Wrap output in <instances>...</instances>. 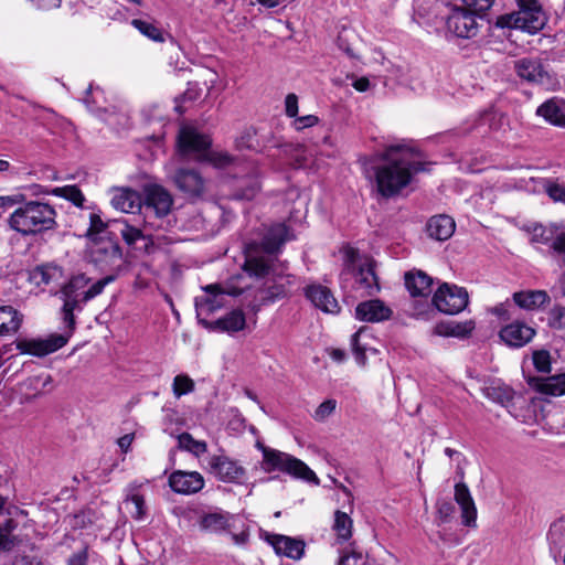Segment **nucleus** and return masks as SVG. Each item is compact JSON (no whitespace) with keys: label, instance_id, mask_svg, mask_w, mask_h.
I'll return each instance as SVG.
<instances>
[{"label":"nucleus","instance_id":"obj_1","mask_svg":"<svg viewBox=\"0 0 565 565\" xmlns=\"http://www.w3.org/2000/svg\"><path fill=\"white\" fill-rule=\"evenodd\" d=\"M53 205L40 200L21 203L10 215L9 226L22 236H35L57 227Z\"/></svg>","mask_w":565,"mask_h":565},{"label":"nucleus","instance_id":"obj_2","mask_svg":"<svg viewBox=\"0 0 565 565\" xmlns=\"http://www.w3.org/2000/svg\"><path fill=\"white\" fill-rule=\"evenodd\" d=\"M404 150L401 145L388 146L381 158L385 163L374 168L377 193L385 199L398 195L411 184V174L403 166V159L391 158L392 152Z\"/></svg>","mask_w":565,"mask_h":565},{"label":"nucleus","instance_id":"obj_3","mask_svg":"<svg viewBox=\"0 0 565 565\" xmlns=\"http://www.w3.org/2000/svg\"><path fill=\"white\" fill-rule=\"evenodd\" d=\"M262 466L268 473L279 471L294 479H300L317 486L320 483L316 472L306 462L278 449L264 448Z\"/></svg>","mask_w":565,"mask_h":565},{"label":"nucleus","instance_id":"obj_4","mask_svg":"<svg viewBox=\"0 0 565 565\" xmlns=\"http://www.w3.org/2000/svg\"><path fill=\"white\" fill-rule=\"evenodd\" d=\"M89 262L103 271H113L120 268L122 248L113 232H106L104 238L89 242Z\"/></svg>","mask_w":565,"mask_h":565},{"label":"nucleus","instance_id":"obj_5","mask_svg":"<svg viewBox=\"0 0 565 565\" xmlns=\"http://www.w3.org/2000/svg\"><path fill=\"white\" fill-rule=\"evenodd\" d=\"M431 302L439 312L454 316L467 308L469 294L465 287L443 282L434 292Z\"/></svg>","mask_w":565,"mask_h":565},{"label":"nucleus","instance_id":"obj_6","mask_svg":"<svg viewBox=\"0 0 565 565\" xmlns=\"http://www.w3.org/2000/svg\"><path fill=\"white\" fill-rule=\"evenodd\" d=\"M67 342V335L52 333L46 339H17L14 345L21 354L43 358L62 349Z\"/></svg>","mask_w":565,"mask_h":565},{"label":"nucleus","instance_id":"obj_7","mask_svg":"<svg viewBox=\"0 0 565 565\" xmlns=\"http://www.w3.org/2000/svg\"><path fill=\"white\" fill-rule=\"evenodd\" d=\"M483 392L488 399L507 408L515 418L520 416L518 411L527 404L522 394H518L510 385L502 382H492Z\"/></svg>","mask_w":565,"mask_h":565},{"label":"nucleus","instance_id":"obj_8","mask_svg":"<svg viewBox=\"0 0 565 565\" xmlns=\"http://www.w3.org/2000/svg\"><path fill=\"white\" fill-rule=\"evenodd\" d=\"M519 10L516 21L519 30L536 34L546 24V17L537 0H516Z\"/></svg>","mask_w":565,"mask_h":565},{"label":"nucleus","instance_id":"obj_9","mask_svg":"<svg viewBox=\"0 0 565 565\" xmlns=\"http://www.w3.org/2000/svg\"><path fill=\"white\" fill-rule=\"evenodd\" d=\"M478 14L465 6H452L450 14L447 18V28L456 36L461 39H471L478 34L479 25L477 23Z\"/></svg>","mask_w":565,"mask_h":565},{"label":"nucleus","instance_id":"obj_10","mask_svg":"<svg viewBox=\"0 0 565 565\" xmlns=\"http://www.w3.org/2000/svg\"><path fill=\"white\" fill-rule=\"evenodd\" d=\"M207 465L210 472L222 482L242 483L246 476V469L237 460L224 455L211 456Z\"/></svg>","mask_w":565,"mask_h":565},{"label":"nucleus","instance_id":"obj_11","mask_svg":"<svg viewBox=\"0 0 565 565\" xmlns=\"http://www.w3.org/2000/svg\"><path fill=\"white\" fill-rule=\"evenodd\" d=\"M513 68L515 74L529 84L547 86L552 83V75L540 58H519L514 62Z\"/></svg>","mask_w":565,"mask_h":565},{"label":"nucleus","instance_id":"obj_12","mask_svg":"<svg viewBox=\"0 0 565 565\" xmlns=\"http://www.w3.org/2000/svg\"><path fill=\"white\" fill-rule=\"evenodd\" d=\"M177 146L180 154L196 153L202 159L212 147V139L192 127H183L178 135Z\"/></svg>","mask_w":565,"mask_h":565},{"label":"nucleus","instance_id":"obj_13","mask_svg":"<svg viewBox=\"0 0 565 565\" xmlns=\"http://www.w3.org/2000/svg\"><path fill=\"white\" fill-rule=\"evenodd\" d=\"M145 194L146 217H149V213H152L156 218L161 221L171 212L173 199L162 185H149L146 188Z\"/></svg>","mask_w":565,"mask_h":565},{"label":"nucleus","instance_id":"obj_14","mask_svg":"<svg viewBox=\"0 0 565 565\" xmlns=\"http://www.w3.org/2000/svg\"><path fill=\"white\" fill-rule=\"evenodd\" d=\"M244 264L243 270L250 277L265 278L273 269V263L267 257L263 256L256 241H249L244 244Z\"/></svg>","mask_w":565,"mask_h":565},{"label":"nucleus","instance_id":"obj_15","mask_svg":"<svg viewBox=\"0 0 565 565\" xmlns=\"http://www.w3.org/2000/svg\"><path fill=\"white\" fill-rule=\"evenodd\" d=\"M115 223L118 225L119 234L128 247L142 250L148 255L154 252L152 235L145 234L141 228L131 225L127 220H117Z\"/></svg>","mask_w":565,"mask_h":565},{"label":"nucleus","instance_id":"obj_16","mask_svg":"<svg viewBox=\"0 0 565 565\" xmlns=\"http://www.w3.org/2000/svg\"><path fill=\"white\" fill-rule=\"evenodd\" d=\"M305 297L312 306L324 313L338 315L341 307L332 290L321 284H310L303 289Z\"/></svg>","mask_w":565,"mask_h":565},{"label":"nucleus","instance_id":"obj_17","mask_svg":"<svg viewBox=\"0 0 565 565\" xmlns=\"http://www.w3.org/2000/svg\"><path fill=\"white\" fill-rule=\"evenodd\" d=\"M266 542L271 545L275 553L294 561H299L305 555L306 543L302 539L284 534H266Z\"/></svg>","mask_w":565,"mask_h":565},{"label":"nucleus","instance_id":"obj_18","mask_svg":"<svg viewBox=\"0 0 565 565\" xmlns=\"http://www.w3.org/2000/svg\"><path fill=\"white\" fill-rule=\"evenodd\" d=\"M289 239V226L285 223H276L265 232L259 242L256 241V245L267 255H277Z\"/></svg>","mask_w":565,"mask_h":565},{"label":"nucleus","instance_id":"obj_19","mask_svg":"<svg viewBox=\"0 0 565 565\" xmlns=\"http://www.w3.org/2000/svg\"><path fill=\"white\" fill-rule=\"evenodd\" d=\"M173 182L189 198H201L205 190L204 179L194 169H178L174 172Z\"/></svg>","mask_w":565,"mask_h":565},{"label":"nucleus","instance_id":"obj_20","mask_svg":"<svg viewBox=\"0 0 565 565\" xmlns=\"http://www.w3.org/2000/svg\"><path fill=\"white\" fill-rule=\"evenodd\" d=\"M199 323L209 331L234 333L245 329L246 317L241 309H233L214 321L199 319Z\"/></svg>","mask_w":565,"mask_h":565},{"label":"nucleus","instance_id":"obj_21","mask_svg":"<svg viewBox=\"0 0 565 565\" xmlns=\"http://www.w3.org/2000/svg\"><path fill=\"white\" fill-rule=\"evenodd\" d=\"M536 334L534 328L523 321H513L504 326L500 332V339L511 348H522L526 345Z\"/></svg>","mask_w":565,"mask_h":565},{"label":"nucleus","instance_id":"obj_22","mask_svg":"<svg viewBox=\"0 0 565 565\" xmlns=\"http://www.w3.org/2000/svg\"><path fill=\"white\" fill-rule=\"evenodd\" d=\"M393 310L383 300L375 298L360 302L355 307V318L365 322H382L390 320Z\"/></svg>","mask_w":565,"mask_h":565},{"label":"nucleus","instance_id":"obj_23","mask_svg":"<svg viewBox=\"0 0 565 565\" xmlns=\"http://www.w3.org/2000/svg\"><path fill=\"white\" fill-rule=\"evenodd\" d=\"M169 486L177 493L192 494L203 489L204 478L196 471L175 470L169 477Z\"/></svg>","mask_w":565,"mask_h":565},{"label":"nucleus","instance_id":"obj_24","mask_svg":"<svg viewBox=\"0 0 565 565\" xmlns=\"http://www.w3.org/2000/svg\"><path fill=\"white\" fill-rule=\"evenodd\" d=\"M454 499L461 511L462 524L467 527H477V507L468 486L465 482L455 484Z\"/></svg>","mask_w":565,"mask_h":565},{"label":"nucleus","instance_id":"obj_25","mask_svg":"<svg viewBox=\"0 0 565 565\" xmlns=\"http://www.w3.org/2000/svg\"><path fill=\"white\" fill-rule=\"evenodd\" d=\"M434 280L425 271L413 269L404 275V285L411 297H428L433 291Z\"/></svg>","mask_w":565,"mask_h":565},{"label":"nucleus","instance_id":"obj_26","mask_svg":"<svg viewBox=\"0 0 565 565\" xmlns=\"http://www.w3.org/2000/svg\"><path fill=\"white\" fill-rule=\"evenodd\" d=\"M527 384L537 393L550 396H562L565 394V372L547 377L531 376Z\"/></svg>","mask_w":565,"mask_h":565},{"label":"nucleus","instance_id":"obj_27","mask_svg":"<svg viewBox=\"0 0 565 565\" xmlns=\"http://www.w3.org/2000/svg\"><path fill=\"white\" fill-rule=\"evenodd\" d=\"M475 328L476 323L473 320L462 322L440 321L435 324L433 333L444 338L467 339L471 335Z\"/></svg>","mask_w":565,"mask_h":565},{"label":"nucleus","instance_id":"obj_28","mask_svg":"<svg viewBox=\"0 0 565 565\" xmlns=\"http://www.w3.org/2000/svg\"><path fill=\"white\" fill-rule=\"evenodd\" d=\"M231 514L225 511L204 512L200 515L198 524L201 531L220 534L230 530Z\"/></svg>","mask_w":565,"mask_h":565},{"label":"nucleus","instance_id":"obj_29","mask_svg":"<svg viewBox=\"0 0 565 565\" xmlns=\"http://www.w3.org/2000/svg\"><path fill=\"white\" fill-rule=\"evenodd\" d=\"M456 224L452 217L440 214L431 216L426 223L427 235L436 241H447L455 232Z\"/></svg>","mask_w":565,"mask_h":565},{"label":"nucleus","instance_id":"obj_30","mask_svg":"<svg viewBox=\"0 0 565 565\" xmlns=\"http://www.w3.org/2000/svg\"><path fill=\"white\" fill-rule=\"evenodd\" d=\"M63 277V268L54 263L36 265L29 271V280L35 286H47Z\"/></svg>","mask_w":565,"mask_h":565},{"label":"nucleus","instance_id":"obj_31","mask_svg":"<svg viewBox=\"0 0 565 565\" xmlns=\"http://www.w3.org/2000/svg\"><path fill=\"white\" fill-rule=\"evenodd\" d=\"M535 114L550 125L565 128V111L561 106V100L556 97H552L541 104L536 108Z\"/></svg>","mask_w":565,"mask_h":565},{"label":"nucleus","instance_id":"obj_32","mask_svg":"<svg viewBox=\"0 0 565 565\" xmlns=\"http://www.w3.org/2000/svg\"><path fill=\"white\" fill-rule=\"evenodd\" d=\"M514 303L521 309L535 310L550 302V296L545 290L516 291L512 296Z\"/></svg>","mask_w":565,"mask_h":565},{"label":"nucleus","instance_id":"obj_33","mask_svg":"<svg viewBox=\"0 0 565 565\" xmlns=\"http://www.w3.org/2000/svg\"><path fill=\"white\" fill-rule=\"evenodd\" d=\"M355 281L358 286L364 290L366 296H374L381 290L379 277L375 273V265L373 263H367L359 267Z\"/></svg>","mask_w":565,"mask_h":565},{"label":"nucleus","instance_id":"obj_34","mask_svg":"<svg viewBox=\"0 0 565 565\" xmlns=\"http://www.w3.org/2000/svg\"><path fill=\"white\" fill-rule=\"evenodd\" d=\"M36 188H39L36 193L52 194L54 196L63 198L73 203L76 207H83L86 201L84 193L76 184L56 186L51 190L43 188L42 185H36Z\"/></svg>","mask_w":565,"mask_h":565},{"label":"nucleus","instance_id":"obj_35","mask_svg":"<svg viewBox=\"0 0 565 565\" xmlns=\"http://www.w3.org/2000/svg\"><path fill=\"white\" fill-rule=\"evenodd\" d=\"M259 191V178L256 174H248L236 183L231 198L238 201H250Z\"/></svg>","mask_w":565,"mask_h":565},{"label":"nucleus","instance_id":"obj_36","mask_svg":"<svg viewBox=\"0 0 565 565\" xmlns=\"http://www.w3.org/2000/svg\"><path fill=\"white\" fill-rule=\"evenodd\" d=\"M23 315L12 306H0V335L15 333L21 328Z\"/></svg>","mask_w":565,"mask_h":565},{"label":"nucleus","instance_id":"obj_37","mask_svg":"<svg viewBox=\"0 0 565 565\" xmlns=\"http://www.w3.org/2000/svg\"><path fill=\"white\" fill-rule=\"evenodd\" d=\"M111 205L121 212L134 213L135 209L140 207V195L132 189H120L113 196Z\"/></svg>","mask_w":565,"mask_h":565},{"label":"nucleus","instance_id":"obj_38","mask_svg":"<svg viewBox=\"0 0 565 565\" xmlns=\"http://www.w3.org/2000/svg\"><path fill=\"white\" fill-rule=\"evenodd\" d=\"M353 521L350 515L343 511L337 510L334 513L333 531L338 539L347 542L352 537Z\"/></svg>","mask_w":565,"mask_h":565},{"label":"nucleus","instance_id":"obj_39","mask_svg":"<svg viewBox=\"0 0 565 565\" xmlns=\"http://www.w3.org/2000/svg\"><path fill=\"white\" fill-rule=\"evenodd\" d=\"M178 447L181 450L191 452L195 457H200L207 451V444L204 440H196L186 431L178 436Z\"/></svg>","mask_w":565,"mask_h":565},{"label":"nucleus","instance_id":"obj_40","mask_svg":"<svg viewBox=\"0 0 565 565\" xmlns=\"http://www.w3.org/2000/svg\"><path fill=\"white\" fill-rule=\"evenodd\" d=\"M195 310L198 315V319H201L200 316L202 313L210 316L215 311L220 310L224 306L223 298L217 297L214 298L212 296H202L195 298Z\"/></svg>","mask_w":565,"mask_h":565},{"label":"nucleus","instance_id":"obj_41","mask_svg":"<svg viewBox=\"0 0 565 565\" xmlns=\"http://www.w3.org/2000/svg\"><path fill=\"white\" fill-rule=\"evenodd\" d=\"M258 307L268 306L288 296V289L284 284H273L263 289Z\"/></svg>","mask_w":565,"mask_h":565},{"label":"nucleus","instance_id":"obj_42","mask_svg":"<svg viewBox=\"0 0 565 565\" xmlns=\"http://www.w3.org/2000/svg\"><path fill=\"white\" fill-rule=\"evenodd\" d=\"M131 25L142 35L154 42L163 43L166 40L162 30L151 22H147L141 19H134L131 21Z\"/></svg>","mask_w":565,"mask_h":565},{"label":"nucleus","instance_id":"obj_43","mask_svg":"<svg viewBox=\"0 0 565 565\" xmlns=\"http://www.w3.org/2000/svg\"><path fill=\"white\" fill-rule=\"evenodd\" d=\"M88 220L89 225L85 233V237L88 239V242L104 238V236H100V234L106 232L108 223L102 220L99 213H90Z\"/></svg>","mask_w":565,"mask_h":565},{"label":"nucleus","instance_id":"obj_44","mask_svg":"<svg viewBox=\"0 0 565 565\" xmlns=\"http://www.w3.org/2000/svg\"><path fill=\"white\" fill-rule=\"evenodd\" d=\"M557 227H547L542 224L535 225L533 228L532 241L545 245L553 246V242L556 241L558 234Z\"/></svg>","mask_w":565,"mask_h":565},{"label":"nucleus","instance_id":"obj_45","mask_svg":"<svg viewBox=\"0 0 565 565\" xmlns=\"http://www.w3.org/2000/svg\"><path fill=\"white\" fill-rule=\"evenodd\" d=\"M195 388L194 381L186 374H178L173 379L172 391L175 397L192 393Z\"/></svg>","mask_w":565,"mask_h":565},{"label":"nucleus","instance_id":"obj_46","mask_svg":"<svg viewBox=\"0 0 565 565\" xmlns=\"http://www.w3.org/2000/svg\"><path fill=\"white\" fill-rule=\"evenodd\" d=\"M116 278H117V275L110 274V275H107V276L103 277L102 279L97 280L86 291L83 292L82 301L87 302V301L94 299L95 297H97L98 295H100L104 291L105 287L107 285L114 282L116 280Z\"/></svg>","mask_w":565,"mask_h":565},{"label":"nucleus","instance_id":"obj_47","mask_svg":"<svg viewBox=\"0 0 565 565\" xmlns=\"http://www.w3.org/2000/svg\"><path fill=\"white\" fill-rule=\"evenodd\" d=\"M90 281V278L85 274L73 275L70 280L61 288V294L78 295L77 291L85 288Z\"/></svg>","mask_w":565,"mask_h":565},{"label":"nucleus","instance_id":"obj_48","mask_svg":"<svg viewBox=\"0 0 565 565\" xmlns=\"http://www.w3.org/2000/svg\"><path fill=\"white\" fill-rule=\"evenodd\" d=\"M202 160L211 163L215 168H225L233 162V157L227 152L213 151L210 148Z\"/></svg>","mask_w":565,"mask_h":565},{"label":"nucleus","instance_id":"obj_49","mask_svg":"<svg viewBox=\"0 0 565 565\" xmlns=\"http://www.w3.org/2000/svg\"><path fill=\"white\" fill-rule=\"evenodd\" d=\"M126 502H130L134 505V510L130 511L131 518L135 520H142L147 514V507L145 497L140 493H131L126 498Z\"/></svg>","mask_w":565,"mask_h":565},{"label":"nucleus","instance_id":"obj_50","mask_svg":"<svg viewBox=\"0 0 565 565\" xmlns=\"http://www.w3.org/2000/svg\"><path fill=\"white\" fill-rule=\"evenodd\" d=\"M363 328H360L356 332L351 335V349L359 365L364 366L366 363V348L360 343V335L363 332Z\"/></svg>","mask_w":565,"mask_h":565},{"label":"nucleus","instance_id":"obj_51","mask_svg":"<svg viewBox=\"0 0 565 565\" xmlns=\"http://www.w3.org/2000/svg\"><path fill=\"white\" fill-rule=\"evenodd\" d=\"M258 141L256 139V130L254 128L245 129L236 139V147L238 149L257 150Z\"/></svg>","mask_w":565,"mask_h":565},{"label":"nucleus","instance_id":"obj_52","mask_svg":"<svg viewBox=\"0 0 565 565\" xmlns=\"http://www.w3.org/2000/svg\"><path fill=\"white\" fill-rule=\"evenodd\" d=\"M533 365L540 373H551V354L547 350H537L533 352Z\"/></svg>","mask_w":565,"mask_h":565},{"label":"nucleus","instance_id":"obj_53","mask_svg":"<svg viewBox=\"0 0 565 565\" xmlns=\"http://www.w3.org/2000/svg\"><path fill=\"white\" fill-rule=\"evenodd\" d=\"M436 509L437 518L441 523L450 522L456 511L454 503L449 500H437Z\"/></svg>","mask_w":565,"mask_h":565},{"label":"nucleus","instance_id":"obj_54","mask_svg":"<svg viewBox=\"0 0 565 565\" xmlns=\"http://www.w3.org/2000/svg\"><path fill=\"white\" fill-rule=\"evenodd\" d=\"M337 401L334 398H328L323 401L315 411L312 417L317 422H324L337 408Z\"/></svg>","mask_w":565,"mask_h":565},{"label":"nucleus","instance_id":"obj_55","mask_svg":"<svg viewBox=\"0 0 565 565\" xmlns=\"http://www.w3.org/2000/svg\"><path fill=\"white\" fill-rule=\"evenodd\" d=\"M548 326L557 330L565 328V307L556 305L551 309L548 313Z\"/></svg>","mask_w":565,"mask_h":565},{"label":"nucleus","instance_id":"obj_56","mask_svg":"<svg viewBox=\"0 0 565 565\" xmlns=\"http://www.w3.org/2000/svg\"><path fill=\"white\" fill-rule=\"evenodd\" d=\"M494 0H462L466 8L482 18L486 12L492 7Z\"/></svg>","mask_w":565,"mask_h":565},{"label":"nucleus","instance_id":"obj_57","mask_svg":"<svg viewBox=\"0 0 565 565\" xmlns=\"http://www.w3.org/2000/svg\"><path fill=\"white\" fill-rule=\"evenodd\" d=\"M89 562V545L84 544L83 547L70 555L67 565H88Z\"/></svg>","mask_w":565,"mask_h":565},{"label":"nucleus","instance_id":"obj_58","mask_svg":"<svg viewBox=\"0 0 565 565\" xmlns=\"http://www.w3.org/2000/svg\"><path fill=\"white\" fill-rule=\"evenodd\" d=\"M6 565H42V558L25 553L15 554Z\"/></svg>","mask_w":565,"mask_h":565},{"label":"nucleus","instance_id":"obj_59","mask_svg":"<svg viewBox=\"0 0 565 565\" xmlns=\"http://www.w3.org/2000/svg\"><path fill=\"white\" fill-rule=\"evenodd\" d=\"M551 253L559 259V263L565 266V232H559L556 241L551 246Z\"/></svg>","mask_w":565,"mask_h":565},{"label":"nucleus","instance_id":"obj_60","mask_svg":"<svg viewBox=\"0 0 565 565\" xmlns=\"http://www.w3.org/2000/svg\"><path fill=\"white\" fill-rule=\"evenodd\" d=\"M20 542L21 541L18 535H8L0 527V553L11 552Z\"/></svg>","mask_w":565,"mask_h":565},{"label":"nucleus","instance_id":"obj_61","mask_svg":"<svg viewBox=\"0 0 565 565\" xmlns=\"http://www.w3.org/2000/svg\"><path fill=\"white\" fill-rule=\"evenodd\" d=\"M494 25L499 29H519L516 21V11L499 15Z\"/></svg>","mask_w":565,"mask_h":565},{"label":"nucleus","instance_id":"obj_62","mask_svg":"<svg viewBox=\"0 0 565 565\" xmlns=\"http://www.w3.org/2000/svg\"><path fill=\"white\" fill-rule=\"evenodd\" d=\"M63 298L62 312H74L76 309L81 310L79 302L82 298H78V295H67L61 294Z\"/></svg>","mask_w":565,"mask_h":565},{"label":"nucleus","instance_id":"obj_63","mask_svg":"<svg viewBox=\"0 0 565 565\" xmlns=\"http://www.w3.org/2000/svg\"><path fill=\"white\" fill-rule=\"evenodd\" d=\"M319 122V117L316 115H306L300 117H295L294 127L296 130H303L305 128H310L316 126Z\"/></svg>","mask_w":565,"mask_h":565},{"label":"nucleus","instance_id":"obj_64","mask_svg":"<svg viewBox=\"0 0 565 565\" xmlns=\"http://www.w3.org/2000/svg\"><path fill=\"white\" fill-rule=\"evenodd\" d=\"M548 196L555 202L565 203V188L561 184L554 183L547 188Z\"/></svg>","mask_w":565,"mask_h":565}]
</instances>
